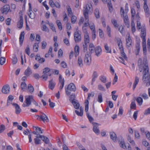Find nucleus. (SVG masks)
<instances>
[{
	"label": "nucleus",
	"instance_id": "nucleus-1",
	"mask_svg": "<svg viewBox=\"0 0 150 150\" xmlns=\"http://www.w3.org/2000/svg\"><path fill=\"white\" fill-rule=\"evenodd\" d=\"M83 15L85 18L88 19V13H92L93 11V8L91 4L89 3L86 5L84 7Z\"/></svg>",
	"mask_w": 150,
	"mask_h": 150
},
{
	"label": "nucleus",
	"instance_id": "nucleus-2",
	"mask_svg": "<svg viewBox=\"0 0 150 150\" xmlns=\"http://www.w3.org/2000/svg\"><path fill=\"white\" fill-rule=\"evenodd\" d=\"M25 100L22 105L23 107H28L31 104V102L33 100V97L32 96H26L25 97Z\"/></svg>",
	"mask_w": 150,
	"mask_h": 150
},
{
	"label": "nucleus",
	"instance_id": "nucleus-3",
	"mask_svg": "<svg viewBox=\"0 0 150 150\" xmlns=\"http://www.w3.org/2000/svg\"><path fill=\"white\" fill-rule=\"evenodd\" d=\"M76 90L75 86L73 83L69 84L67 88L65 89V92L67 95H69L71 94L70 91H75Z\"/></svg>",
	"mask_w": 150,
	"mask_h": 150
},
{
	"label": "nucleus",
	"instance_id": "nucleus-4",
	"mask_svg": "<svg viewBox=\"0 0 150 150\" xmlns=\"http://www.w3.org/2000/svg\"><path fill=\"white\" fill-rule=\"evenodd\" d=\"M85 64L87 65H90L91 61V54L89 52H87L85 54L84 58Z\"/></svg>",
	"mask_w": 150,
	"mask_h": 150
},
{
	"label": "nucleus",
	"instance_id": "nucleus-5",
	"mask_svg": "<svg viewBox=\"0 0 150 150\" xmlns=\"http://www.w3.org/2000/svg\"><path fill=\"white\" fill-rule=\"evenodd\" d=\"M74 39L76 42H78L81 40V33L80 31H76L74 34Z\"/></svg>",
	"mask_w": 150,
	"mask_h": 150
},
{
	"label": "nucleus",
	"instance_id": "nucleus-6",
	"mask_svg": "<svg viewBox=\"0 0 150 150\" xmlns=\"http://www.w3.org/2000/svg\"><path fill=\"white\" fill-rule=\"evenodd\" d=\"M36 116L38 117L37 119L42 121L44 122H49V120L47 116L43 113H42V114L40 115H37Z\"/></svg>",
	"mask_w": 150,
	"mask_h": 150
},
{
	"label": "nucleus",
	"instance_id": "nucleus-7",
	"mask_svg": "<svg viewBox=\"0 0 150 150\" xmlns=\"http://www.w3.org/2000/svg\"><path fill=\"white\" fill-rule=\"evenodd\" d=\"M64 79L62 78V76L61 75H59L58 85H59V89L60 91L62 90L64 86Z\"/></svg>",
	"mask_w": 150,
	"mask_h": 150
},
{
	"label": "nucleus",
	"instance_id": "nucleus-8",
	"mask_svg": "<svg viewBox=\"0 0 150 150\" xmlns=\"http://www.w3.org/2000/svg\"><path fill=\"white\" fill-rule=\"evenodd\" d=\"M29 6V11L28 15L30 18L32 19H34L35 17V14L32 10V7L31 4L30 3H28Z\"/></svg>",
	"mask_w": 150,
	"mask_h": 150
},
{
	"label": "nucleus",
	"instance_id": "nucleus-9",
	"mask_svg": "<svg viewBox=\"0 0 150 150\" xmlns=\"http://www.w3.org/2000/svg\"><path fill=\"white\" fill-rule=\"evenodd\" d=\"M83 31L84 33V41L85 43H88L89 42V34L86 30V28H84V27H83Z\"/></svg>",
	"mask_w": 150,
	"mask_h": 150
},
{
	"label": "nucleus",
	"instance_id": "nucleus-10",
	"mask_svg": "<svg viewBox=\"0 0 150 150\" xmlns=\"http://www.w3.org/2000/svg\"><path fill=\"white\" fill-rule=\"evenodd\" d=\"M144 9L146 17H148L149 16V9L147 4V1L144 2Z\"/></svg>",
	"mask_w": 150,
	"mask_h": 150
},
{
	"label": "nucleus",
	"instance_id": "nucleus-11",
	"mask_svg": "<svg viewBox=\"0 0 150 150\" xmlns=\"http://www.w3.org/2000/svg\"><path fill=\"white\" fill-rule=\"evenodd\" d=\"M10 6L9 5H5L1 9L2 12L3 13L7 14L10 10Z\"/></svg>",
	"mask_w": 150,
	"mask_h": 150
},
{
	"label": "nucleus",
	"instance_id": "nucleus-12",
	"mask_svg": "<svg viewBox=\"0 0 150 150\" xmlns=\"http://www.w3.org/2000/svg\"><path fill=\"white\" fill-rule=\"evenodd\" d=\"M93 132L96 134H98L100 133V130L98 127V125L95 122L93 123Z\"/></svg>",
	"mask_w": 150,
	"mask_h": 150
},
{
	"label": "nucleus",
	"instance_id": "nucleus-13",
	"mask_svg": "<svg viewBox=\"0 0 150 150\" xmlns=\"http://www.w3.org/2000/svg\"><path fill=\"white\" fill-rule=\"evenodd\" d=\"M2 92L4 94H7L10 92V87L8 85L4 86L2 89Z\"/></svg>",
	"mask_w": 150,
	"mask_h": 150
},
{
	"label": "nucleus",
	"instance_id": "nucleus-14",
	"mask_svg": "<svg viewBox=\"0 0 150 150\" xmlns=\"http://www.w3.org/2000/svg\"><path fill=\"white\" fill-rule=\"evenodd\" d=\"M13 105L15 108L16 113L17 115L19 114L21 111V109L19 106L16 103H13Z\"/></svg>",
	"mask_w": 150,
	"mask_h": 150
},
{
	"label": "nucleus",
	"instance_id": "nucleus-15",
	"mask_svg": "<svg viewBox=\"0 0 150 150\" xmlns=\"http://www.w3.org/2000/svg\"><path fill=\"white\" fill-rule=\"evenodd\" d=\"M146 35V31L145 28H143L141 30V37L143 41L145 42L146 41L145 37Z\"/></svg>",
	"mask_w": 150,
	"mask_h": 150
},
{
	"label": "nucleus",
	"instance_id": "nucleus-16",
	"mask_svg": "<svg viewBox=\"0 0 150 150\" xmlns=\"http://www.w3.org/2000/svg\"><path fill=\"white\" fill-rule=\"evenodd\" d=\"M123 17L125 25L128 28H129V23L127 15V14H125V15H124Z\"/></svg>",
	"mask_w": 150,
	"mask_h": 150
},
{
	"label": "nucleus",
	"instance_id": "nucleus-17",
	"mask_svg": "<svg viewBox=\"0 0 150 150\" xmlns=\"http://www.w3.org/2000/svg\"><path fill=\"white\" fill-rule=\"evenodd\" d=\"M94 50H95V51L96 55L98 57L100 55L102 52V50L101 47L100 46H98L96 47L94 49Z\"/></svg>",
	"mask_w": 150,
	"mask_h": 150
},
{
	"label": "nucleus",
	"instance_id": "nucleus-18",
	"mask_svg": "<svg viewBox=\"0 0 150 150\" xmlns=\"http://www.w3.org/2000/svg\"><path fill=\"white\" fill-rule=\"evenodd\" d=\"M55 85V82L52 79L51 80L49 81V84L48 85L49 88L50 89L52 90L54 88Z\"/></svg>",
	"mask_w": 150,
	"mask_h": 150
},
{
	"label": "nucleus",
	"instance_id": "nucleus-19",
	"mask_svg": "<svg viewBox=\"0 0 150 150\" xmlns=\"http://www.w3.org/2000/svg\"><path fill=\"white\" fill-rule=\"evenodd\" d=\"M126 42L127 46L128 47H130L131 45L132 41L129 35L128 36L126 37Z\"/></svg>",
	"mask_w": 150,
	"mask_h": 150
},
{
	"label": "nucleus",
	"instance_id": "nucleus-20",
	"mask_svg": "<svg viewBox=\"0 0 150 150\" xmlns=\"http://www.w3.org/2000/svg\"><path fill=\"white\" fill-rule=\"evenodd\" d=\"M25 33L24 31L21 33L19 37L20 45L21 46L23 44L24 39Z\"/></svg>",
	"mask_w": 150,
	"mask_h": 150
},
{
	"label": "nucleus",
	"instance_id": "nucleus-21",
	"mask_svg": "<svg viewBox=\"0 0 150 150\" xmlns=\"http://www.w3.org/2000/svg\"><path fill=\"white\" fill-rule=\"evenodd\" d=\"M23 25V18L21 17L20 19L17 23V27L19 28H22Z\"/></svg>",
	"mask_w": 150,
	"mask_h": 150
},
{
	"label": "nucleus",
	"instance_id": "nucleus-22",
	"mask_svg": "<svg viewBox=\"0 0 150 150\" xmlns=\"http://www.w3.org/2000/svg\"><path fill=\"white\" fill-rule=\"evenodd\" d=\"M78 64L80 67H82L83 66V60L80 57H79L78 58Z\"/></svg>",
	"mask_w": 150,
	"mask_h": 150
},
{
	"label": "nucleus",
	"instance_id": "nucleus-23",
	"mask_svg": "<svg viewBox=\"0 0 150 150\" xmlns=\"http://www.w3.org/2000/svg\"><path fill=\"white\" fill-rule=\"evenodd\" d=\"M104 47L105 50H106V52L107 53H111V49L108 45L107 43L104 44Z\"/></svg>",
	"mask_w": 150,
	"mask_h": 150
},
{
	"label": "nucleus",
	"instance_id": "nucleus-24",
	"mask_svg": "<svg viewBox=\"0 0 150 150\" xmlns=\"http://www.w3.org/2000/svg\"><path fill=\"white\" fill-rule=\"evenodd\" d=\"M139 81V78L138 77H137V76H136L135 77V81H134V83L133 84V90H134L135 89Z\"/></svg>",
	"mask_w": 150,
	"mask_h": 150
},
{
	"label": "nucleus",
	"instance_id": "nucleus-25",
	"mask_svg": "<svg viewBox=\"0 0 150 150\" xmlns=\"http://www.w3.org/2000/svg\"><path fill=\"white\" fill-rule=\"evenodd\" d=\"M32 73L31 69L29 67H28L27 69L25 70L24 72L25 74L27 76H29Z\"/></svg>",
	"mask_w": 150,
	"mask_h": 150
},
{
	"label": "nucleus",
	"instance_id": "nucleus-26",
	"mask_svg": "<svg viewBox=\"0 0 150 150\" xmlns=\"http://www.w3.org/2000/svg\"><path fill=\"white\" fill-rule=\"evenodd\" d=\"M110 138L114 141L116 140L117 137L115 134L113 132H110Z\"/></svg>",
	"mask_w": 150,
	"mask_h": 150
},
{
	"label": "nucleus",
	"instance_id": "nucleus-27",
	"mask_svg": "<svg viewBox=\"0 0 150 150\" xmlns=\"http://www.w3.org/2000/svg\"><path fill=\"white\" fill-rule=\"evenodd\" d=\"M97 101L99 103H101L103 101L102 94L101 93H99L98 95Z\"/></svg>",
	"mask_w": 150,
	"mask_h": 150
},
{
	"label": "nucleus",
	"instance_id": "nucleus-28",
	"mask_svg": "<svg viewBox=\"0 0 150 150\" xmlns=\"http://www.w3.org/2000/svg\"><path fill=\"white\" fill-rule=\"evenodd\" d=\"M39 42L35 43L34 44L33 46V50L35 52H37L38 51L39 47Z\"/></svg>",
	"mask_w": 150,
	"mask_h": 150
},
{
	"label": "nucleus",
	"instance_id": "nucleus-29",
	"mask_svg": "<svg viewBox=\"0 0 150 150\" xmlns=\"http://www.w3.org/2000/svg\"><path fill=\"white\" fill-rule=\"evenodd\" d=\"M75 50V57H77L78 55L79 52V47L78 45H76L74 48Z\"/></svg>",
	"mask_w": 150,
	"mask_h": 150
},
{
	"label": "nucleus",
	"instance_id": "nucleus-30",
	"mask_svg": "<svg viewBox=\"0 0 150 150\" xmlns=\"http://www.w3.org/2000/svg\"><path fill=\"white\" fill-rule=\"evenodd\" d=\"M72 103L74 105V107L76 109H78L79 108L80 105L79 103L76 101H71Z\"/></svg>",
	"mask_w": 150,
	"mask_h": 150
},
{
	"label": "nucleus",
	"instance_id": "nucleus-31",
	"mask_svg": "<svg viewBox=\"0 0 150 150\" xmlns=\"http://www.w3.org/2000/svg\"><path fill=\"white\" fill-rule=\"evenodd\" d=\"M28 90L30 93H32L34 90L33 87L30 84H29L28 85Z\"/></svg>",
	"mask_w": 150,
	"mask_h": 150
},
{
	"label": "nucleus",
	"instance_id": "nucleus-32",
	"mask_svg": "<svg viewBox=\"0 0 150 150\" xmlns=\"http://www.w3.org/2000/svg\"><path fill=\"white\" fill-rule=\"evenodd\" d=\"M67 8L68 13V15L69 16H71L72 15V12L71 9L69 6H67Z\"/></svg>",
	"mask_w": 150,
	"mask_h": 150
},
{
	"label": "nucleus",
	"instance_id": "nucleus-33",
	"mask_svg": "<svg viewBox=\"0 0 150 150\" xmlns=\"http://www.w3.org/2000/svg\"><path fill=\"white\" fill-rule=\"evenodd\" d=\"M136 50H135V54L136 55H137L139 54V51L140 49V46L139 44L137 43L136 46Z\"/></svg>",
	"mask_w": 150,
	"mask_h": 150
},
{
	"label": "nucleus",
	"instance_id": "nucleus-34",
	"mask_svg": "<svg viewBox=\"0 0 150 150\" xmlns=\"http://www.w3.org/2000/svg\"><path fill=\"white\" fill-rule=\"evenodd\" d=\"M21 89L24 91L27 88V85L24 82H23L21 83Z\"/></svg>",
	"mask_w": 150,
	"mask_h": 150
},
{
	"label": "nucleus",
	"instance_id": "nucleus-35",
	"mask_svg": "<svg viewBox=\"0 0 150 150\" xmlns=\"http://www.w3.org/2000/svg\"><path fill=\"white\" fill-rule=\"evenodd\" d=\"M136 100L139 105H141L142 104L143 101L142 98L138 97L137 98Z\"/></svg>",
	"mask_w": 150,
	"mask_h": 150
},
{
	"label": "nucleus",
	"instance_id": "nucleus-36",
	"mask_svg": "<svg viewBox=\"0 0 150 150\" xmlns=\"http://www.w3.org/2000/svg\"><path fill=\"white\" fill-rule=\"evenodd\" d=\"M56 23L58 26L59 29L60 30H61L62 29V26L60 21L59 20H57L56 21Z\"/></svg>",
	"mask_w": 150,
	"mask_h": 150
},
{
	"label": "nucleus",
	"instance_id": "nucleus-37",
	"mask_svg": "<svg viewBox=\"0 0 150 150\" xmlns=\"http://www.w3.org/2000/svg\"><path fill=\"white\" fill-rule=\"evenodd\" d=\"M41 139L46 144H48L49 142V140L48 139L44 136L43 135Z\"/></svg>",
	"mask_w": 150,
	"mask_h": 150
},
{
	"label": "nucleus",
	"instance_id": "nucleus-38",
	"mask_svg": "<svg viewBox=\"0 0 150 150\" xmlns=\"http://www.w3.org/2000/svg\"><path fill=\"white\" fill-rule=\"evenodd\" d=\"M34 127L36 129L35 130L37 132V134H41L42 133V131L41 130L40 128L38 127Z\"/></svg>",
	"mask_w": 150,
	"mask_h": 150
},
{
	"label": "nucleus",
	"instance_id": "nucleus-39",
	"mask_svg": "<svg viewBox=\"0 0 150 150\" xmlns=\"http://www.w3.org/2000/svg\"><path fill=\"white\" fill-rule=\"evenodd\" d=\"M94 14L96 18H99V10L98 8H96L94 12Z\"/></svg>",
	"mask_w": 150,
	"mask_h": 150
},
{
	"label": "nucleus",
	"instance_id": "nucleus-40",
	"mask_svg": "<svg viewBox=\"0 0 150 150\" xmlns=\"http://www.w3.org/2000/svg\"><path fill=\"white\" fill-rule=\"evenodd\" d=\"M119 142L121 147L124 149L126 148V146L125 145L124 141L123 140H122L121 141H120Z\"/></svg>",
	"mask_w": 150,
	"mask_h": 150
},
{
	"label": "nucleus",
	"instance_id": "nucleus-41",
	"mask_svg": "<svg viewBox=\"0 0 150 150\" xmlns=\"http://www.w3.org/2000/svg\"><path fill=\"white\" fill-rule=\"evenodd\" d=\"M107 31L108 36L110 37H111V29L109 25H107Z\"/></svg>",
	"mask_w": 150,
	"mask_h": 150
},
{
	"label": "nucleus",
	"instance_id": "nucleus-42",
	"mask_svg": "<svg viewBox=\"0 0 150 150\" xmlns=\"http://www.w3.org/2000/svg\"><path fill=\"white\" fill-rule=\"evenodd\" d=\"M130 108L135 110L136 109V105L134 101L132 102L130 105Z\"/></svg>",
	"mask_w": 150,
	"mask_h": 150
},
{
	"label": "nucleus",
	"instance_id": "nucleus-43",
	"mask_svg": "<svg viewBox=\"0 0 150 150\" xmlns=\"http://www.w3.org/2000/svg\"><path fill=\"white\" fill-rule=\"evenodd\" d=\"M118 30L122 34H124V30L123 26L122 25L120 26Z\"/></svg>",
	"mask_w": 150,
	"mask_h": 150
},
{
	"label": "nucleus",
	"instance_id": "nucleus-44",
	"mask_svg": "<svg viewBox=\"0 0 150 150\" xmlns=\"http://www.w3.org/2000/svg\"><path fill=\"white\" fill-rule=\"evenodd\" d=\"M127 139L128 141L130 143H132V144L134 145L135 143L133 140H132L131 137L129 135H128L127 136Z\"/></svg>",
	"mask_w": 150,
	"mask_h": 150
},
{
	"label": "nucleus",
	"instance_id": "nucleus-45",
	"mask_svg": "<svg viewBox=\"0 0 150 150\" xmlns=\"http://www.w3.org/2000/svg\"><path fill=\"white\" fill-rule=\"evenodd\" d=\"M98 89L101 91H105V90L104 87L101 84H99L98 86Z\"/></svg>",
	"mask_w": 150,
	"mask_h": 150
},
{
	"label": "nucleus",
	"instance_id": "nucleus-46",
	"mask_svg": "<svg viewBox=\"0 0 150 150\" xmlns=\"http://www.w3.org/2000/svg\"><path fill=\"white\" fill-rule=\"evenodd\" d=\"M26 53L29 55L30 53V50L29 45H28L25 50Z\"/></svg>",
	"mask_w": 150,
	"mask_h": 150
},
{
	"label": "nucleus",
	"instance_id": "nucleus-47",
	"mask_svg": "<svg viewBox=\"0 0 150 150\" xmlns=\"http://www.w3.org/2000/svg\"><path fill=\"white\" fill-rule=\"evenodd\" d=\"M42 30L44 31L48 32L49 31V30L48 28L45 25H43L42 27Z\"/></svg>",
	"mask_w": 150,
	"mask_h": 150
},
{
	"label": "nucleus",
	"instance_id": "nucleus-48",
	"mask_svg": "<svg viewBox=\"0 0 150 150\" xmlns=\"http://www.w3.org/2000/svg\"><path fill=\"white\" fill-rule=\"evenodd\" d=\"M5 58L1 57L0 58V64L1 65H3L5 62Z\"/></svg>",
	"mask_w": 150,
	"mask_h": 150
},
{
	"label": "nucleus",
	"instance_id": "nucleus-49",
	"mask_svg": "<svg viewBox=\"0 0 150 150\" xmlns=\"http://www.w3.org/2000/svg\"><path fill=\"white\" fill-rule=\"evenodd\" d=\"M100 79L103 83H105L106 82V78L104 76H100Z\"/></svg>",
	"mask_w": 150,
	"mask_h": 150
},
{
	"label": "nucleus",
	"instance_id": "nucleus-50",
	"mask_svg": "<svg viewBox=\"0 0 150 150\" xmlns=\"http://www.w3.org/2000/svg\"><path fill=\"white\" fill-rule=\"evenodd\" d=\"M76 17L74 16H71V23L74 24L75 23L76 21Z\"/></svg>",
	"mask_w": 150,
	"mask_h": 150
},
{
	"label": "nucleus",
	"instance_id": "nucleus-51",
	"mask_svg": "<svg viewBox=\"0 0 150 150\" xmlns=\"http://www.w3.org/2000/svg\"><path fill=\"white\" fill-rule=\"evenodd\" d=\"M12 63L13 64H16L18 61V59L16 56L13 57L12 59Z\"/></svg>",
	"mask_w": 150,
	"mask_h": 150
},
{
	"label": "nucleus",
	"instance_id": "nucleus-52",
	"mask_svg": "<svg viewBox=\"0 0 150 150\" xmlns=\"http://www.w3.org/2000/svg\"><path fill=\"white\" fill-rule=\"evenodd\" d=\"M49 26L50 28L53 31L56 32V30L55 27L54 26L53 24L52 23H49Z\"/></svg>",
	"mask_w": 150,
	"mask_h": 150
},
{
	"label": "nucleus",
	"instance_id": "nucleus-53",
	"mask_svg": "<svg viewBox=\"0 0 150 150\" xmlns=\"http://www.w3.org/2000/svg\"><path fill=\"white\" fill-rule=\"evenodd\" d=\"M35 143L36 144H40L41 140L37 138H35L34 139Z\"/></svg>",
	"mask_w": 150,
	"mask_h": 150
},
{
	"label": "nucleus",
	"instance_id": "nucleus-54",
	"mask_svg": "<svg viewBox=\"0 0 150 150\" xmlns=\"http://www.w3.org/2000/svg\"><path fill=\"white\" fill-rule=\"evenodd\" d=\"M75 98V94H73L70 96V99H69V100L71 102L72 101H75L74 100Z\"/></svg>",
	"mask_w": 150,
	"mask_h": 150
},
{
	"label": "nucleus",
	"instance_id": "nucleus-55",
	"mask_svg": "<svg viewBox=\"0 0 150 150\" xmlns=\"http://www.w3.org/2000/svg\"><path fill=\"white\" fill-rule=\"evenodd\" d=\"M42 48L44 49L46 48L47 43L45 41H43L41 42Z\"/></svg>",
	"mask_w": 150,
	"mask_h": 150
},
{
	"label": "nucleus",
	"instance_id": "nucleus-56",
	"mask_svg": "<svg viewBox=\"0 0 150 150\" xmlns=\"http://www.w3.org/2000/svg\"><path fill=\"white\" fill-rule=\"evenodd\" d=\"M117 76L116 74L115 73V77L113 80V82L112 83L114 85L116 82L117 81Z\"/></svg>",
	"mask_w": 150,
	"mask_h": 150
},
{
	"label": "nucleus",
	"instance_id": "nucleus-57",
	"mask_svg": "<svg viewBox=\"0 0 150 150\" xmlns=\"http://www.w3.org/2000/svg\"><path fill=\"white\" fill-rule=\"evenodd\" d=\"M87 115L89 121L90 122H91L92 121H93V118L91 116H90L89 114L88 113V112L86 113Z\"/></svg>",
	"mask_w": 150,
	"mask_h": 150
},
{
	"label": "nucleus",
	"instance_id": "nucleus-58",
	"mask_svg": "<svg viewBox=\"0 0 150 150\" xmlns=\"http://www.w3.org/2000/svg\"><path fill=\"white\" fill-rule=\"evenodd\" d=\"M135 3L137 6V8L138 10L140 8V5L139 1H136Z\"/></svg>",
	"mask_w": 150,
	"mask_h": 150
},
{
	"label": "nucleus",
	"instance_id": "nucleus-59",
	"mask_svg": "<svg viewBox=\"0 0 150 150\" xmlns=\"http://www.w3.org/2000/svg\"><path fill=\"white\" fill-rule=\"evenodd\" d=\"M61 65L63 68H66L67 66V64L64 61L62 62L61 63Z\"/></svg>",
	"mask_w": 150,
	"mask_h": 150
},
{
	"label": "nucleus",
	"instance_id": "nucleus-60",
	"mask_svg": "<svg viewBox=\"0 0 150 150\" xmlns=\"http://www.w3.org/2000/svg\"><path fill=\"white\" fill-rule=\"evenodd\" d=\"M50 71V69L48 67H46L44 69L43 71V74H46L49 72Z\"/></svg>",
	"mask_w": 150,
	"mask_h": 150
},
{
	"label": "nucleus",
	"instance_id": "nucleus-61",
	"mask_svg": "<svg viewBox=\"0 0 150 150\" xmlns=\"http://www.w3.org/2000/svg\"><path fill=\"white\" fill-rule=\"evenodd\" d=\"M131 13H132V17H134L135 15V11L133 8L131 9Z\"/></svg>",
	"mask_w": 150,
	"mask_h": 150
},
{
	"label": "nucleus",
	"instance_id": "nucleus-62",
	"mask_svg": "<svg viewBox=\"0 0 150 150\" xmlns=\"http://www.w3.org/2000/svg\"><path fill=\"white\" fill-rule=\"evenodd\" d=\"M90 29H91V30H92V32L94 31H96L95 30V26L93 23L91 24V25H90Z\"/></svg>",
	"mask_w": 150,
	"mask_h": 150
},
{
	"label": "nucleus",
	"instance_id": "nucleus-63",
	"mask_svg": "<svg viewBox=\"0 0 150 150\" xmlns=\"http://www.w3.org/2000/svg\"><path fill=\"white\" fill-rule=\"evenodd\" d=\"M5 127L4 125H1L0 127V133L3 132L5 130Z\"/></svg>",
	"mask_w": 150,
	"mask_h": 150
},
{
	"label": "nucleus",
	"instance_id": "nucleus-64",
	"mask_svg": "<svg viewBox=\"0 0 150 150\" xmlns=\"http://www.w3.org/2000/svg\"><path fill=\"white\" fill-rule=\"evenodd\" d=\"M141 96L144 99H146L148 98V95L145 93H143Z\"/></svg>",
	"mask_w": 150,
	"mask_h": 150
}]
</instances>
